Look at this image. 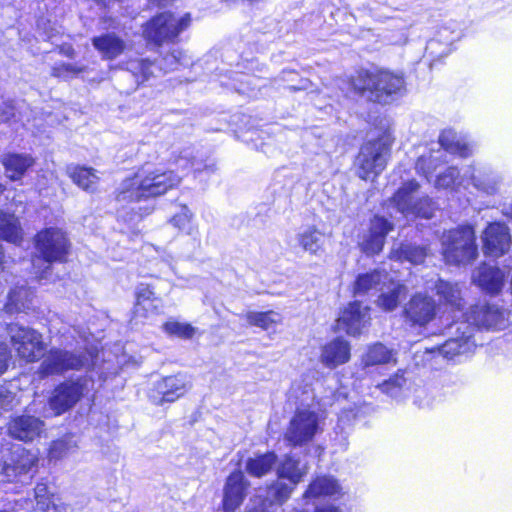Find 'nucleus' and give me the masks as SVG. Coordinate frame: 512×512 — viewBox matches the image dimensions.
<instances>
[{"label":"nucleus","mask_w":512,"mask_h":512,"mask_svg":"<svg viewBox=\"0 0 512 512\" xmlns=\"http://www.w3.org/2000/svg\"><path fill=\"white\" fill-rule=\"evenodd\" d=\"M192 213L187 206H182L179 213L175 214L170 223L179 230H185L191 221Z\"/></svg>","instance_id":"5fc2aeb1"},{"label":"nucleus","mask_w":512,"mask_h":512,"mask_svg":"<svg viewBox=\"0 0 512 512\" xmlns=\"http://www.w3.org/2000/svg\"><path fill=\"white\" fill-rule=\"evenodd\" d=\"M36 250L40 256L33 259V267L40 268L38 264L44 262L47 264L46 269L52 262L65 260L69 250V241L61 229L47 228L36 235Z\"/></svg>","instance_id":"423d86ee"},{"label":"nucleus","mask_w":512,"mask_h":512,"mask_svg":"<svg viewBox=\"0 0 512 512\" xmlns=\"http://www.w3.org/2000/svg\"><path fill=\"white\" fill-rule=\"evenodd\" d=\"M393 359V352L387 349L383 344L377 343L369 347L362 361L365 366H374L389 363Z\"/></svg>","instance_id":"a19ab883"},{"label":"nucleus","mask_w":512,"mask_h":512,"mask_svg":"<svg viewBox=\"0 0 512 512\" xmlns=\"http://www.w3.org/2000/svg\"><path fill=\"white\" fill-rule=\"evenodd\" d=\"M469 174L473 187L486 195H495L500 191L503 177L489 166L471 167Z\"/></svg>","instance_id":"4be33fe9"},{"label":"nucleus","mask_w":512,"mask_h":512,"mask_svg":"<svg viewBox=\"0 0 512 512\" xmlns=\"http://www.w3.org/2000/svg\"><path fill=\"white\" fill-rule=\"evenodd\" d=\"M505 215L512 218V204L506 208Z\"/></svg>","instance_id":"774afa93"},{"label":"nucleus","mask_w":512,"mask_h":512,"mask_svg":"<svg viewBox=\"0 0 512 512\" xmlns=\"http://www.w3.org/2000/svg\"><path fill=\"white\" fill-rule=\"evenodd\" d=\"M15 394L4 387H0V409L10 410L14 406Z\"/></svg>","instance_id":"bf43d9fd"},{"label":"nucleus","mask_w":512,"mask_h":512,"mask_svg":"<svg viewBox=\"0 0 512 512\" xmlns=\"http://www.w3.org/2000/svg\"><path fill=\"white\" fill-rule=\"evenodd\" d=\"M369 319L368 307L362 306L360 302L355 301L343 310L337 319L336 329L338 331H345L351 336H357L366 327Z\"/></svg>","instance_id":"2eb2a0df"},{"label":"nucleus","mask_w":512,"mask_h":512,"mask_svg":"<svg viewBox=\"0 0 512 512\" xmlns=\"http://www.w3.org/2000/svg\"><path fill=\"white\" fill-rule=\"evenodd\" d=\"M389 275L382 270H374L359 274L354 283V293L356 295H364L371 290L379 289L386 285Z\"/></svg>","instance_id":"cd10ccee"},{"label":"nucleus","mask_w":512,"mask_h":512,"mask_svg":"<svg viewBox=\"0 0 512 512\" xmlns=\"http://www.w3.org/2000/svg\"><path fill=\"white\" fill-rule=\"evenodd\" d=\"M92 45L99 52L103 60H114L127 49L125 40L114 32H107L93 37Z\"/></svg>","instance_id":"5701e85b"},{"label":"nucleus","mask_w":512,"mask_h":512,"mask_svg":"<svg viewBox=\"0 0 512 512\" xmlns=\"http://www.w3.org/2000/svg\"><path fill=\"white\" fill-rule=\"evenodd\" d=\"M436 294L446 304L451 307L461 310L464 307V300L462 298L461 289L456 283L438 280L435 285Z\"/></svg>","instance_id":"7c9ffc66"},{"label":"nucleus","mask_w":512,"mask_h":512,"mask_svg":"<svg viewBox=\"0 0 512 512\" xmlns=\"http://www.w3.org/2000/svg\"><path fill=\"white\" fill-rule=\"evenodd\" d=\"M467 321H471L478 328L486 330H501L507 326V312L496 304H477L471 307L467 315Z\"/></svg>","instance_id":"f8f14e48"},{"label":"nucleus","mask_w":512,"mask_h":512,"mask_svg":"<svg viewBox=\"0 0 512 512\" xmlns=\"http://www.w3.org/2000/svg\"><path fill=\"white\" fill-rule=\"evenodd\" d=\"M32 300L33 292L29 288L15 287L8 294L5 310L10 314L25 312L31 308Z\"/></svg>","instance_id":"c85d7f7f"},{"label":"nucleus","mask_w":512,"mask_h":512,"mask_svg":"<svg viewBox=\"0 0 512 512\" xmlns=\"http://www.w3.org/2000/svg\"><path fill=\"white\" fill-rule=\"evenodd\" d=\"M83 385L80 380L64 381L55 387L49 400L48 407L51 412L45 410L44 417L59 416L70 410L83 396Z\"/></svg>","instance_id":"9b49d317"},{"label":"nucleus","mask_w":512,"mask_h":512,"mask_svg":"<svg viewBox=\"0 0 512 512\" xmlns=\"http://www.w3.org/2000/svg\"><path fill=\"white\" fill-rule=\"evenodd\" d=\"M407 380L404 377V374H395L390 377L388 380H385L382 384L378 386L381 392L387 394L388 396L398 399L404 395L406 390Z\"/></svg>","instance_id":"37998d69"},{"label":"nucleus","mask_w":512,"mask_h":512,"mask_svg":"<svg viewBox=\"0 0 512 512\" xmlns=\"http://www.w3.org/2000/svg\"><path fill=\"white\" fill-rule=\"evenodd\" d=\"M83 68L78 67L74 64L63 63L61 65L55 66L52 70V74L55 77H66L69 74L77 75L82 72Z\"/></svg>","instance_id":"6e6d98bb"},{"label":"nucleus","mask_w":512,"mask_h":512,"mask_svg":"<svg viewBox=\"0 0 512 512\" xmlns=\"http://www.w3.org/2000/svg\"><path fill=\"white\" fill-rule=\"evenodd\" d=\"M93 365V355L89 351H68L51 348L44 355L37 370L40 379L63 375L70 370L87 369Z\"/></svg>","instance_id":"7ed1b4c3"},{"label":"nucleus","mask_w":512,"mask_h":512,"mask_svg":"<svg viewBox=\"0 0 512 512\" xmlns=\"http://www.w3.org/2000/svg\"><path fill=\"white\" fill-rule=\"evenodd\" d=\"M439 144L444 151L460 157H468L471 154V148L462 142L453 130H444L439 136Z\"/></svg>","instance_id":"72a5a7b5"},{"label":"nucleus","mask_w":512,"mask_h":512,"mask_svg":"<svg viewBox=\"0 0 512 512\" xmlns=\"http://www.w3.org/2000/svg\"><path fill=\"white\" fill-rule=\"evenodd\" d=\"M7 429L12 438L23 442H32L45 432V423L39 417L23 413L12 416Z\"/></svg>","instance_id":"4468645a"},{"label":"nucleus","mask_w":512,"mask_h":512,"mask_svg":"<svg viewBox=\"0 0 512 512\" xmlns=\"http://www.w3.org/2000/svg\"><path fill=\"white\" fill-rule=\"evenodd\" d=\"M385 239L369 230L366 238L361 242V250L367 255H375L382 251Z\"/></svg>","instance_id":"8fccbe9b"},{"label":"nucleus","mask_w":512,"mask_h":512,"mask_svg":"<svg viewBox=\"0 0 512 512\" xmlns=\"http://www.w3.org/2000/svg\"><path fill=\"white\" fill-rule=\"evenodd\" d=\"M180 181L181 178L174 171L142 167L132 177L121 182L116 201L129 204L158 197L176 187Z\"/></svg>","instance_id":"f257e3e1"},{"label":"nucleus","mask_w":512,"mask_h":512,"mask_svg":"<svg viewBox=\"0 0 512 512\" xmlns=\"http://www.w3.org/2000/svg\"><path fill=\"white\" fill-rule=\"evenodd\" d=\"M10 359L11 353L7 344L0 340V375L7 370Z\"/></svg>","instance_id":"052dcab7"},{"label":"nucleus","mask_w":512,"mask_h":512,"mask_svg":"<svg viewBox=\"0 0 512 512\" xmlns=\"http://www.w3.org/2000/svg\"><path fill=\"white\" fill-rule=\"evenodd\" d=\"M436 303L426 294H415L405 305L406 318L414 325L424 326L435 318Z\"/></svg>","instance_id":"f3484780"},{"label":"nucleus","mask_w":512,"mask_h":512,"mask_svg":"<svg viewBox=\"0 0 512 512\" xmlns=\"http://www.w3.org/2000/svg\"><path fill=\"white\" fill-rule=\"evenodd\" d=\"M1 162L6 176L12 181H18L35 164V159L29 154L9 153L2 157Z\"/></svg>","instance_id":"b1692460"},{"label":"nucleus","mask_w":512,"mask_h":512,"mask_svg":"<svg viewBox=\"0 0 512 512\" xmlns=\"http://www.w3.org/2000/svg\"><path fill=\"white\" fill-rule=\"evenodd\" d=\"M414 404L419 408H429L433 404V397L424 388H418L415 390Z\"/></svg>","instance_id":"4d7b16f0"},{"label":"nucleus","mask_w":512,"mask_h":512,"mask_svg":"<svg viewBox=\"0 0 512 512\" xmlns=\"http://www.w3.org/2000/svg\"><path fill=\"white\" fill-rule=\"evenodd\" d=\"M394 225L381 216H375L370 223V231L377 235H382L386 239L387 234L393 230Z\"/></svg>","instance_id":"864d4df0"},{"label":"nucleus","mask_w":512,"mask_h":512,"mask_svg":"<svg viewBox=\"0 0 512 512\" xmlns=\"http://www.w3.org/2000/svg\"><path fill=\"white\" fill-rule=\"evenodd\" d=\"M442 255L448 264L466 265L478 256L476 236L471 226H459L443 232Z\"/></svg>","instance_id":"f03ea898"},{"label":"nucleus","mask_w":512,"mask_h":512,"mask_svg":"<svg viewBox=\"0 0 512 512\" xmlns=\"http://www.w3.org/2000/svg\"><path fill=\"white\" fill-rule=\"evenodd\" d=\"M483 252L491 257L506 254L512 244L509 228L499 222L490 223L482 234Z\"/></svg>","instance_id":"ddd939ff"},{"label":"nucleus","mask_w":512,"mask_h":512,"mask_svg":"<svg viewBox=\"0 0 512 512\" xmlns=\"http://www.w3.org/2000/svg\"><path fill=\"white\" fill-rule=\"evenodd\" d=\"M36 508L42 512H53L56 509L55 496L49 491L46 483L40 482L35 487Z\"/></svg>","instance_id":"79ce46f5"},{"label":"nucleus","mask_w":512,"mask_h":512,"mask_svg":"<svg viewBox=\"0 0 512 512\" xmlns=\"http://www.w3.org/2000/svg\"><path fill=\"white\" fill-rule=\"evenodd\" d=\"M244 317L249 325L260 327L263 330H268L270 328L275 327L282 320L281 315L275 311H250L247 312Z\"/></svg>","instance_id":"4c0bfd02"},{"label":"nucleus","mask_w":512,"mask_h":512,"mask_svg":"<svg viewBox=\"0 0 512 512\" xmlns=\"http://www.w3.org/2000/svg\"><path fill=\"white\" fill-rule=\"evenodd\" d=\"M405 87L401 74L388 70H375L373 101L387 103L393 95H399Z\"/></svg>","instance_id":"dca6fc26"},{"label":"nucleus","mask_w":512,"mask_h":512,"mask_svg":"<svg viewBox=\"0 0 512 512\" xmlns=\"http://www.w3.org/2000/svg\"><path fill=\"white\" fill-rule=\"evenodd\" d=\"M321 422L320 415L311 406L298 407L290 419L285 440L294 446L304 445L321 429Z\"/></svg>","instance_id":"0eeeda50"},{"label":"nucleus","mask_w":512,"mask_h":512,"mask_svg":"<svg viewBox=\"0 0 512 512\" xmlns=\"http://www.w3.org/2000/svg\"><path fill=\"white\" fill-rule=\"evenodd\" d=\"M7 333L21 359L27 362H35L45 354L42 335L36 330L18 323H11L7 326Z\"/></svg>","instance_id":"1a4fd4ad"},{"label":"nucleus","mask_w":512,"mask_h":512,"mask_svg":"<svg viewBox=\"0 0 512 512\" xmlns=\"http://www.w3.org/2000/svg\"><path fill=\"white\" fill-rule=\"evenodd\" d=\"M277 456L273 452L256 455L246 462V471L254 477H262L269 473L275 466Z\"/></svg>","instance_id":"473e14b6"},{"label":"nucleus","mask_w":512,"mask_h":512,"mask_svg":"<svg viewBox=\"0 0 512 512\" xmlns=\"http://www.w3.org/2000/svg\"><path fill=\"white\" fill-rule=\"evenodd\" d=\"M340 492L338 482L328 476L316 478L308 487L304 498H316L320 496H331Z\"/></svg>","instance_id":"2f4dec72"},{"label":"nucleus","mask_w":512,"mask_h":512,"mask_svg":"<svg viewBox=\"0 0 512 512\" xmlns=\"http://www.w3.org/2000/svg\"><path fill=\"white\" fill-rule=\"evenodd\" d=\"M155 294L147 284H140L136 288V303L134 306V317H146L148 312L154 308Z\"/></svg>","instance_id":"f704fd0d"},{"label":"nucleus","mask_w":512,"mask_h":512,"mask_svg":"<svg viewBox=\"0 0 512 512\" xmlns=\"http://www.w3.org/2000/svg\"><path fill=\"white\" fill-rule=\"evenodd\" d=\"M315 512H341L337 507L327 505L321 508H317Z\"/></svg>","instance_id":"0e129e2a"},{"label":"nucleus","mask_w":512,"mask_h":512,"mask_svg":"<svg viewBox=\"0 0 512 512\" xmlns=\"http://www.w3.org/2000/svg\"><path fill=\"white\" fill-rule=\"evenodd\" d=\"M190 23L191 17L188 13L176 16L171 12H163L147 22L143 35L147 41L160 46L163 43L173 42L189 27Z\"/></svg>","instance_id":"39448f33"},{"label":"nucleus","mask_w":512,"mask_h":512,"mask_svg":"<svg viewBox=\"0 0 512 512\" xmlns=\"http://www.w3.org/2000/svg\"><path fill=\"white\" fill-rule=\"evenodd\" d=\"M390 148L391 142L387 138H379L365 143L356 160L359 177L367 180L379 175L386 167Z\"/></svg>","instance_id":"6e6552de"},{"label":"nucleus","mask_w":512,"mask_h":512,"mask_svg":"<svg viewBox=\"0 0 512 512\" xmlns=\"http://www.w3.org/2000/svg\"><path fill=\"white\" fill-rule=\"evenodd\" d=\"M381 294L377 299V304L385 311H392L397 308L401 296L407 292L406 287L392 279L388 278L386 285L380 287Z\"/></svg>","instance_id":"bb28decb"},{"label":"nucleus","mask_w":512,"mask_h":512,"mask_svg":"<svg viewBox=\"0 0 512 512\" xmlns=\"http://www.w3.org/2000/svg\"><path fill=\"white\" fill-rule=\"evenodd\" d=\"M187 63L185 53L179 49H174L162 58L160 69L166 73L176 70L179 65H185Z\"/></svg>","instance_id":"09e8293b"},{"label":"nucleus","mask_w":512,"mask_h":512,"mask_svg":"<svg viewBox=\"0 0 512 512\" xmlns=\"http://www.w3.org/2000/svg\"><path fill=\"white\" fill-rule=\"evenodd\" d=\"M248 486L249 482L242 472H233L228 476L224 486V512H235L240 507L246 497Z\"/></svg>","instance_id":"6ab92c4d"},{"label":"nucleus","mask_w":512,"mask_h":512,"mask_svg":"<svg viewBox=\"0 0 512 512\" xmlns=\"http://www.w3.org/2000/svg\"><path fill=\"white\" fill-rule=\"evenodd\" d=\"M505 273L498 267L486 263L477 267L473 274L472 280L486 293L498 294L505 283Z\"/></svg>","instance_id":"412c9836"},{"label":"nucleus","mask_w":512,"mask_h":512,"mask_svg":"<svg viewBox=\"0 0 512 512\" xmlns=\"http://www.w3.org/2000/svg\"><path fill=\"white\" fill-rule=\"evenodd\" d=\"M281 479H288L293 485H297L306 474V469L300 467V463L287 457L277 470Z\"/></svg>","instance_id":"ea45409f"},{"label":"nucleus","mask_w":512,"mask_h":512,"mask_svg":"<svg viewBox=\"0 0 512 512\" xmlns=\"http://www.w3.org/2000/svg\"><path fill=\"white\" fill-rule=\"evenodd\" d=\"M459 178V171L456 167H449L443 173L438 175L436 179V186L440 188H450Z\"/></svg>","instance_id":"603ef678"},{"label":"nucleus","mask_w":512,"mask_h":512,"mask_svg":"<svg viewBox=\"0 0 512 512\" xmlns=\"http://www.w3.org/2000/svg\"><path fill=\"white\" fill-rule=\"evenodd\" d=\"M297 241L304 251L317 254L323 243V234L315 227H308L297 234Z\"/></svg>","instance_id":"e433bc0d"},{"label":"nucleus","mask_w":512,"mask_h":512,"mask_svg":"<svg viewBox=\"0 0 512 512\" xmlns=\"http://www.w3.org/2000/svg\"><path fill=\"white\" fill-rule=\"evenodd\" d=\"M66 173L72 179L73 183L84 191L90 193L97 191L100 178L95 169L79 165H69L66 168Z\"/></svg>","instance_id":"a878e982"},{"label":"nucleus","mask_w":512,"mask_h":512,"mask_svg":"<svg viewBox=\"0 0 512 512\" xmlns=\"http://www.w3.org/2000/svg\"><path fill=\"white\" fill-rule=\"evenodd\" d=\"M295 486L296 485H293L291 482L290 484L284 483L281 480L275 482L268 488V497L270 498L271 503L281 504L286 501Z\"/></svg>","instance_id":"de8ad7c7"},{"label":"nucleus","mask_w":512,"mask_h":512,"mask_svg":"<svg viewBox=\"0 0 512 512\" xmlns=\"http://www.w3.org/2000/svg\"><path fill=\"white\" fill-rule=\"evenodd\" d=\"M299 391H300V386L299 385H293V387L291 389V394L296 399H298L301 403H305V402H308L310 400H314L315 395H314L313 389L309 385H306L304 387V389L301 392V394L299 393Z\"/></svg>","instance_id":"13d9d810"},{"label":"nucleus","mask_w":512,"mask_h":512,"mask_svg":"<svg viewBox=\"0 0 512 512\" xmlns=\"http://www.w3.org/2000/svg\"><path fill=\"white\" fill-rule=\"evenodd\" d=\"M37 456L24 449L18 448L11 454L10 460H5L2 472L8 481H14L28 474L37 463Z\"/></svg>","instance_id":"aec40b11"},{"label":"nucleus","mask_w":512,"mask_h":512,"mask_svg":"<svg viewBox=\"0 0 512 512\" xmlns=\"http://www.w3.org/2000/svg\"><path fill=\"white\" fill-rule=\"evenodd\" d=\"M505 215L512 218V204L506 208Z\"/></svg>","instance_id":"69168bd1"},{"label":"nucleus","mask_w":512,"mask_h":512,"mask_svg":"<svg viewBox=\"0 0 512 512\" xmlns=\"http://www.w3.org/2000/svg\"><path fill=\"white\" fill-rule=\"evenodd\" d=\"M23 238V230L19 219L11 213L0 211V239L19 244Z\"/></svg>","instance_id":"c756f323"},{"label":"nucleus","mask_w":512,"mask_h":512,"mask_svg":"<svg viewBox=\"0 0 512 512\" xmlns=\"http://www.w3.org/2000/svg\"><path fill=\"white\" fill-rule=\"evenodd\" d=\"M350 359V345L347 341L337 338L322 349L321 361L329 368L346 363Z\"/></svg>","instance_id":"393cba45"},{"label":"nucleus","mask_w":512,"mask_h":512,"mask_svg":"<svg viewBox=\"0 0 512 512\" xmlns=\"http://www.w3.org/2000/svg\"><path fill=\"white\" fill-rule=\"evenodd\" d=\"M418 182H405L391 199L392 204L406 218L421 217L430 219L436 210L435 203L427 196L419 195Z\"/></svg>","instance_id":"20e7f679"},{"label":"nucleus","mask_w":512,"mask_h":512,"mask_svg":"<svg viewBox=\"0 0 512 512\" xmlns=\"http://www.w3.org/2000/svg\"><path fill=\"white\" fill-rule=\"evenodd\" d=\"M166 333L181 338L190 339L195 333V328L190 324L180 323L177 321H168L163 325Z\"/></svg>","instance_id":"3c124183"},{"label":"nucleus","mask_w":512,"mask_h":512,"mask_svg":"<svg viewBox=\"0 0 512 512\" xmlns=\"http://www.w3.org/2000/svg\"><path fill=\"white\" fill-rule=\"evenodd\" d=\"M77 447V441L72 435H65L52 442L49 449L50 459L59 460Z\"/></svg>","instance_id":"a18cd8bd"},{"label":"nucleus","mask_w":512,"mask_h":512,"mask_svg":"<svg viewBox=\"0 0 512 512\" xmlns=\"http://www.w3.org/2000/svg\"><path fill=\"white\" fill-rule=\"evenodd\" d=\"M444 152L441 150H437L434 153H430L429 155H421L416 162V170L417 172L423 174L428 178L436 168L443 163Z\"/></svg>","instance_id":"c03bdc74"},{"label":"nucleus","mask_w":512,"mask_h":512,"mask_svg":"<svg viewBox=\"0 0 512 512\" xmlns=\"http://www.w3.org/2000/svg\"><path fill=\"white\" fill-rule=\"evenodd\" d=\"M505 215L512 218V204L506 208Z\"/></svg>","instance_id":"338daca9"},{"label":"nucleus","mask_w":512,"mask_h":512,"mask_svg":"<svg viewBox=\"0 0 512 512\" xmlns=\"http://www.w3.org/2000/svg\"><path fill=\"white\" fill-rule=\"evenodd\" d=\"M192 387L190 378L183 373L163 377L152 384L148 398L157 406L173 403L183 397Z\"/></svg>","instance_id":"9d476101"},{"label":"nucleus","mask_w":512,"mask_h":512,"mask_svg":"<svg viewBox=\"0 0 512 512\" xmlns=\"http://www.w3.org/2000/svg\"><path fill=\"white\" fill-rule=\"evenodd\" d=\"M153 67L154 63L146 59H135L127 63V70L132 73L138 84L143 83L153 75Z\"/></svg>","instance_id":"49530a36"},{"label":"nucleus","mask_w":512,"mask_h":512,"mask_svg":"<svg viewBox=\"0 0 512 512\" xmlns=\"http://www.w3.org/2000/svg\"><path fill=\"white\" fill-rule=\"evenodd\" d=\"M457 336L449 338L443 345L438 347V351L446 358L469 353L475 346L472 340L473 328L468 322H459L455 324Z\"/></svg>","instance_id":"a211bd4d"},{"label":"nucleus","mask_w":512,"mask_h":512,"mask_svg":"<svg viewBox=\"0 0 512 512\" xmlns=\"http://www.w3.org/2000/svg\"><path fill=\"white\" fill-rule=\"evenodd\" d=\"M375 71L359 70L351 78L352 88L359 94L368 93L369 99L373 100Z\"/></svg>","instance_id":"58836bf2"},{"label":"nucleus","mask_w":512,"mask_h":512,"mask_svg":"<svg viewBox=\"0 0 512 512\" xmlns=\"http://www.w3.org/2000/svg\"><path fill=\"white\" fill-rule=\"evenodd\" d=\"M191 167L194 168L195 172H202L203 170H206L208 172L213 173V172H215L217 170V167H216L215 163L206 164L204 166V168L202 169L199 164H196V163L192 162L191 163Z\"/></svg>","instance_id":"e2e57ef3"},{"label":"nucleus","mask_w":512,"mask_h":512,"mask_svg":"<svg viewBox=\"0 0 512 512\" xmlns=\"http://www.w3.org/2000/svg\"><path fill=\"white\" fill-rule=\"evenodd\" d=\"M0 115L2 121H9L15 115V107L11 102H5L0 107Z\"/></svg>","instance_id":"680f3d73"},{"label":"nucleus","mask_w":512,"mask_h":512,"mask_svg":"<svg viewBox=\"0 0 512 512\" xmlns=\"http://www.w3.org/2000/svg\"><path fill=\"white\" fill-rule=\"evenodd\" d=\"M427 256L425 247L413 244H402L399 249L390 252V258L395 260H406L412 264H420Z\"/></svg>","instance_id":"c9c22d12"}]
</instances>
